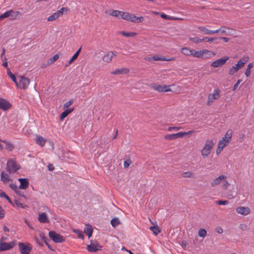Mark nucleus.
Instances as JSON below:
<instances>
[{"mask_svg": "<svg viewBox=\"0 0 254 254\" xmlns=\"http://www.w3.org/2000/svg\"><path fill=\"white\" fill-rule=\"evenodd\" d=\"M214 142L212 139H207L204 146L201 150V154L203 158L207 157L211 153L214 146Z\"/></svg>", "mask_w": 254, "mask_h": 254, "instance_id": "1", "label": "nucleus"}, {"mask_svg": "<svg viewBox=\"0 0 254 254\" xmlns=\"http://www.w3.org/2000/svg\"><path fill=\"white\" fill-rule=\"evenodd\" d=\"M248 59L246 58L241 59L235 65L232 66L229 70L228 73L232 75L236 73L240 68H242L247 62Z\"/></svg>", "mask_w": 254, "mask_h": 254, "instance_id": "2", "label": "nucleus"}, {"mask_svg": "<svg viewBox=\"0 0 254 254\" xmlns=\"http://www.w3.org/2000/svg\"><path fill=\"white\" fill-rule=\"evenodd\" d=\"M18 81H17L15 84L17 87L22 89H25L28 88L30 81L29 79L20 76L18 77Z\"/></svg>", "mask_w": 254, "mask_h": 254, "instance_id": "3", "label": "nucleus"}, {"mask_svg": "<svg viewBox=\"0 0 254 254\" xmlns=\"http://www.w3.org/2000/svg\"><path fill=\"white\" fill-rule=\"evenodd\" d=\"M220 97V90L218 88H215L213 90L212 93H210L208 96V99L207 101V105L208 106L211 105L215 100L219 99Z\"/></svg>", "mask_w": 254, "mask_h": 254, "instance_id": "4", "label": "nucleus"}, {"mask_svg": "<svg viewBox=\"0 0 254 254\" xmlns=\"http://www.w3.org/2000/svg\"><path fill=\"white\" fill-rule=\"evenodd\" d=\"M19 169V166L13 160L10 159L8 160L6 170L9 174H13Z\"/></svg>", "mask_w": 254, "mask_h": 254, "instance_id": "5", "label": "nucleus"}, {"mask_svg": "<svg viewBox=\"0 0 254 254\" xmlns=\"http://www.w3.org/2000/svg\"><path fill=\"white\" fill-rule=\"evenodd\" d=\"M68 9L67 7H62L57 12L54 13L52 15L48 18V21H53L57 19L59 17H61L64 13L67 12Z\"/></svg>", "mask_w": 254, "mask_h": 254, "instance_id": "6", "label": "nucleus"}, {"mask_svg": "<svg viewBox=\"0 0 254 254\" xmlns=\"http://www.w3.org/2000/svg\"><path fill=\"white\" fill-rule=\"evenodd\" d=\"M49 235L50 238L55 243H63L65 241L64 237L54 231L49 232Z\"/></svg>", "mask_w": 254, "mask_h": 254, "instance_id": "7", "label": "nucleus"}, {"mask_svg": "<svg viewBox=\"0 0 254 254\" xmlns=\"http://www.w3.org/2000/svg\"><path fill=\"white\" fill-rule=\"evenodd\" d=\"M18 246L21 254H30V252L32 248L30 244H25L23 243H19Z\"/></svg>", "mask_w": 254, "mask_h": 254, "instance_id": "8", "label": "nucleus"}, {"mask_svg": "<svg viewBox=\"0 0 254 254\" xmlns=\"http://www.w3.org/2000/svg\"><path fill=\"white\" fill-rule=\"evenodd\" d=\"M170 86L163 85L157 84H151L150 87L158 92H168L171 91Z\"/></svg>", "mask_w": 254, "mask_h": 254, "instance_id": "9", "label": "nucleus"}, {"mask_svg": "<svg viewBox=\"0 0 254 254\" xmlns=\"http://www.w3.org/2000/svg\"><path fill=\"white\" fill-rule=\"evenodd\" d=\"M102 247L96 241H92L90 245L87 247V250L92 253H95L100 250Z\"/></svg>", "mask_w": 254, "mask_h": 254, "instance_id": "10", "label": "nucleus"}, {"mask_svg": "<svg viewBox=\"0 0 254 254\" xmlns=\"http://www.w3.org/2000/svg\"><path fill=\"white\" fill-rule=\"evenodd\" d=\"M229 59L228 57H225L224 58L219 59L213 62L211 64V66L213 67H217L224 65L226 61Z\"/></svg>", "mask_w": 254, "mask_h": 254, "instance_id": "11", "label": "nucleus"}, {"mask_svg": "<svg viewBox=\"0 0 254 254\" xmlns=\"http://www.w3.org/2000/svg\"><path fill=\"white\" fill-rule=\"evenodd\" d=\"M236 212L241 215L244 216L248 215L251 213V209L248 207L239 206L236 209Z\"/></svg>", "mask_w": 254, "mask_h": 254, "instance_id": "12", "label": "nucleus"}, {"mask_svg": "<svg viewBox=\"0 0 254 254\" xmlns=\"http://www.w3.org/2000/svg\"><path fill=\"white\" fill-rule=\"evenodd\" d=\"M143 17L142 16L137 17L134 14L128 13L127 20L134 23H139L142 21Z\"/></svg>", "mask_w": 254, "mask_h": 254, "instance_id": "13", "label": "nucleus"}, {"mask_svg": "<svg viewBox=\"0 0 254 254\" xmlns=\"http://www.w3.org/2000/svg\"><path fill=\"white\" fill-rule=\"evenodd\" d=\"M10 103L4 99L0 98V109L6 111L11 107Z\"/></svg>", "mask_w": 254, "mask_h": 254, "instance_id": "14", "label": "nucleus"}, {"mask_svg": "<svg viewBox=\"0 0 254 254\" xmlns=\"http://www.w3.org/2000/svg\"><path fill=\"white\" fill-rule=\"evenodd\" d=\"M229 142L225 141V139H221L219 141L217 148L216 152L217 154H219L223 148L228 144Z\"/></svg>", "mask_w": 254, "mask_h": 254, "instance_id": "15", "label": "nucleus"}, {"mask_svg": "<svg viewBox=\"0 0 254 254\" xmlns=\"http://www.w3.org/2000/svg\"><path fill=\"white\" fill-rule=\"evenodd\" d=\"M116 55L114 52L109 51L103 57L102 60L106 63H109L112 61L113 58Z\"/></svg>", "mask_w": 254, "mask_h": 254, "instance_id": "16", "label": "nucleus"}, {"mask_svg": "<svg viewBox=\"0 0 254 254\" xmlns=\"http://www.w3.org/2000/svg\"><path fill=\"white\" fill-rule=\"evenodd\" d=\"M226 179L225 175H220L218 177L212 180L211 182V187L216 186L223 182V181Z\"/></svg>", "mask_w": 254, "mask_h": 254, "instance_id": "17", "label": "nucleus"}, {"mask_svg": "<svg viewBox=\"0 0 254 254\" xmlns=\"http://www.w3.org/2000/svg\"><path fill=\"white\" fill-rule=\"evenodd\" d=\"M14 246L13 242L10 243H0V251H5L12 248Z\"/></svg>", "mask_w": 254, "mask_h": 254, "instance_id": "18", "label": "nucleus"}, {"mask_svg": "<svg viewBox=\"0 0 254 254\" xmlns=\"http://www.w3.org/2000/svg\"><path fill=\"white\" fill-rule=\"evenodd\" d=\"M20 185L19 187V189L25 190L29 186V181L27 179L19 178L18 180Z\"/></svg>", "mask_w": 254, "mask_h": 254, "instance_id": "19", "label": "nucleus"}, {"mask_svg": "<svg viewBox=\"0 0 254 254\" xmlns=\"http://www.w3.org/2000/svg\"><path fill=\"white\" fill-rule=\"evenodd\" d=\"M200 31L203 32L205 34L210 35L218 33V30H210L203 26L198 27Z\"/></svg>", "mask_w": 254, "mask_h": 254, "instance_id": "20", "label": "nucleus"}, {"mask_svg": "<svg viewBox=\"0 0 254 254\" xmlns=\"http://www.w3.org/2000/svg\"><path fill=\"white\" fill-rule=\"evenodd\" d=\"M38 219L40 222L43 223H48L49 222L47 215L45 212L40 213L38 215Z\"/></svg>", "mask_w": 254, "mask_h": 254, "instance_id": "21", "label": "nucleus"}, {"mask_svg": "<svg viewBox=\"0 0 254 254\" xmlns=\"http://www.w3.org/2000/svg\"><path fill=\"white\" fill-rule=\"evenodd\" d=\"M10 15L9 19L10 20H14L16 19L18 17H19L21 15V13H20V11H14L12 9L10 10Z\"/></svg>", "mask_w": 254, "mask_h": 254, "instance_id": "22", "label": "nucleus"}, {"mask_svg": "<svg viewBox=\"0 0 254 254\" xmlns=\"http://www.w3.org/2000/svg\"><path fill=\"white\" fill-rule=\"evenodd\" d=\"M105 13L108 15H112L120 18L121 11L118 10H110L106 11Z\"/></svg>", "mask_w": 254, "mask_h": 254, "instance_id": "23", "label": "nucleus"}, {"mask_svg": "<svg viewBox=\"0 0 254 254\" xmlns=\"http://www.w3.org/2000/svg\"><path fill=\"white\" fill-rule=\"evenodd\" d=\"M129 72V69L127 68H123L121 69H117L115 71H112L111 73L113 74H127Z\"/></svg>", "mask_w": 254, "mask_h": 254, "instance_id": "24", "label": "nucleus"}, {"mask_svg": "<svg viewBox=\"0 0 254 254\" xmlns=\"http://www.w3.org/2000/svg\"><path fill=\"white\" fill-rule=\"evenodd\" d=\"M232 134H233L232 130L231 129H228L227 131L224 136L222 138V139H225V141H226L229 143V142L231 140V139L232 138Z\"/></svg>", "mask_w": 254, "mask_h": 254, "instance_id": "25", "label": "nucleus"}, {"mask_svg": "<svg viewBox=\"0 0 254 254\" xmlns=\"http://www.w3.org/2000/svg\"><path fill=\"white\" fill-rule=\"evenodd\" d=\"M65 111L63 112L60 115L61 120H63L66 117H67L70 113H71L74 109L73 108L69 109H64Z\"/></svg>", "mask_w": 254, "mask_h": 254, "instance_id": "26", "label": "nucleus"}, {"mask_svg": "<svg viewBox=\"0 0 254 254\" xmlns=\"http://www.w3.org/2000/svg\"><path fill=\"white\" fill-rule=\"evenodd\" d=\"M202 51H206V52H204L202 54V56L201 57L202 59H207L212 56H215V53L211 52L210 51H208L207 50H202Z\"/></svg>", "mask_w": 254, "mask_h": 254, "instance_id": "27", "label": "nucleus"}, {"mask_svg": "<svg viewBox=\"0 0 254 254\" xmlns=\"http://www.w3.org/2000/svg\"><path fill=\"white\" fill-rule=\"evenodd\" d=\"M81 51V48H79L76 52L73 55L71 59L69 61L68 64L65 65V66H67L68 65L70 64L75 60L77 58L80 52Z\"/></svg>", "mask_w": 254, "mask_h": 254, "instance_id": "28", "label": "nucleus"}, {"mask_svg": "<svg viewBox=\"0 0 254 254\" xmlns=\"http://www.w3.org/2000/svg\"><path fill=\"white\" fill-rule=\"evenodd\" d=\"M204 52H206V51H202V50L196 51L194 50H192L191 55L196 58H201V57L202 56V54Z\"/></svg>", "mask_w": 254, "mask_h": 254, "instance_id": "29", "label": "nucleus"}, {"mask_svg": "<svg viewBox=\"0 0 254 254\" xmlns=\"http://www.w3.org/2000/svg\"><path fill=\"white\" fill-rule=\"evenodd\" d=\"M192 132L193 131H189L188 132H179L176 133V138L186 137Z\"/></svg>", "mask_w": 254, "mask_h": 254, "instance_id": "30", "label": "nucleus"}, {"mask_svg": "<svg viewBox=\"0 0 254 254\" xmlns=\"http://www.w3.org/2000/svg\"><path fill=\"white\" fill-rule=\"evenodd\" d=\"M118 33L126 37H133L136 35V33L135 32H126L125 31H120Z\"/></svg>", "mask_w": 254, "mask_h": 254, "instance_id": "31", "label": "nucleus"}, {"mask_svg": "<svg viewBox=\"0 0 254 254\" xmlns=\"http://www.w3.org/2000/svg\"><path fill=\"white\" fill-rule=\"evenodd\" d=\"M36 141L37 144L41 146H43L46 142V140L42 136H38L36 138Z\"/></svg>", "mask_w": 254, "mask_h": 254, "instance_id": "32", "label": "nucleus"}, {"mask_svg": "<svg viewBox=\"0 0 254 254\" xmlns=\"http://www.w3.org/2000/svg\"><path fill=\"white\" fill-rule=\"evenodd\" d=\"M111 224L113 227L116 228L120 224V221L119 218L116 217L111 220Z\"/></svg>", "mask_w": 254, "mask_h": 254, "instance_id": "33", "label": "nucleus"}, {"mask_svg": "<svg viewBox=\"0 0 254 254\" xmlns=\"http://www.w3.org/2000/svg\"><path fill=\"white\" fill-rule=\"evenodd\" d=\"M84 232L86 233V234L88 236V238H89L92 236L93 233L92 227L91 226H87L85 229Z\"/></svg>", "mask_w": 254, "mask_h": 254, "instance_id": "34", "label": "nucleus"}, {"mask_svg": "<svg viewBox=\"0 0 254 254\" xmlns=\"http://www.w3.org/2000/svg\"><path fill=\"white\" fill-rule=\"evenodd\" d=\"M1 180L4 183H6L10 180L8 175L2 172L1 173Z\"/></svg>", "mask_w": 254, "mask_h": 254, "instance_id": "35", "label": "nucleus"}, {"mask_svg": "<svg viewBox=\"0 0 254 254\" xmlns=\"http://www.w3.org/2000/svg\"><path fill=\"white\" fill-rule=\"evenodd\" d=\"M59 58V56L58 54L55 55L52 58L49 59L47 62V64L50 65L53 64Z\"/></svg>", "mask_w": 254, "mask_h": 254, "instance_id": "36", "label": "nucleus"}, {"mask_svg": "<svg viewBox=\"0 0 254 254\" xmlns=\"http://www.w3.org/2000/svg\"><path fill=\"white\" fill-rule=\"evenodd\" d=\"M3 142L5 143V148L7 150L10 151L13 150V149L14 148V146L12 143H11L9 142L6 141H3Z\"/></svg>", "mask_w": 254, "mask_h": 254, "instance_id": "37", "label": "nucleus"}, {"mask_svg": "<svg viewBox=\"0 0 254 254\" xmlns=\"http://www.w3.org/2000/svg\"><path fill=\"white\" fill-rule=\"evenodd\" d=\"M192 50H190L188 48H184L182 49V53L185 55L188 56L192 55Z\"/></svg>", "mask_w": 254, "mask_h": 254, "instance_id": "38", "label": "nucleus"}, {"mask_svg": "<svg viewBox=\"0 0 254 254\" xmlns=\"http://www.w3.org/2000/svg\"><path fill=\"white\" fill-rule=\"evenodd\" d=\"M253 64L252 63H250L248 65L247 68L246 69L245 73V74L247 77L249 76V75H250L251 72V69L253 67Z\"/></svg>", "mask_w": 254, "mask_h": 254, "instance_id": "39", "label": "nucleus"}, {"mask_svg": "<svg viewBox=\"0 0 254 254\" xmlns=\"http://www.w3.org/2000/svg\"><path fill=\"white\" fill-rule=\"evenodd\" d=\"M150 229L155 235H158L160 232V230L158 226H151Z\"/></svg>", "mask_w": 254, "mask_h": 254, "instance_id": "40", "label": "nucleus"}, {"mask_svg": "<svg viewBox=\"0 0 254 254\" xmlns=\"http://www.w3.org/2000/svg\"><path fill=\"white\" fill-rule=\"evenodd\" d=\"M198 233L199 236L200 237H202V238L205 237L207 235L206 231L203 228H200L198 230Z\"/></svg>", "mask_w": 254, "mask_h": 254, "instance_id": "41", "label": "nucleus"}, {"mask_svg": "<svg viewBox=\"0 0 254 254\" xmlns=\"http://www.w3.org/2000/svg\"><path fill=\"white\" fill-rule=\"evenodd\" d=\"M190 41L191 42L194 43H199L204 41V39H200L198 37H190Z\"/></svg>", "mask_w": 254, "mask_h": 254, "instance_id": "42", "label": "nucleus"}, {"mask_svg": "<svg viewBox=\"0 0 254 254\" xmlns=\"http://www.w3.org/2000/svg\"><path fill=\"white\" fill-rule=\"evenodd\" d=\"M153 61H167V60L164 57L159 55H155L152 57Z\"/></svg>", "mask_w": 254, "mask_h": 254, "instance_id": "43", "label": "nucleus"}, {"mask_svg": "<svg viewBox=\"0 0 254 254\" xmlns=\"http://www.w3.org/2000/svg\"><path fill=\"white\" fill-rule=\"evenodd\" d=\"M222 183V188L224 190H227L230 185V184L228 183V182L226 180V179L224 180Z\"/></svg>", "mask_w": 254, "mask_h": 254, "instance_id": "44", "label": "nucleus"}, {"mask_svg": "<svg viewBox=\"0 0 254 254\" xmlns=\"http://www.w3.org/2000/svg\"><path fill=\"white\" fill-rule=\"evenodd\" d=\"M10 10L6 11L3 14L0 15V21L3 18L9 17L10 18Z\"/></svg>", "mask_w": 254, "mask_h": 254, "instance_id": "45", "label": "nucleus"}, {"mask_svg": "<svg viewBox=\"0 0 254 254\" xmlns=\"http://www.w3.org/2000/svg\"><path fill=\"white\" fill-rule=\"evenodd\" d=\"M73 103V99H71L68 102H66L64 104L63 108L64 109H68V108Z\"/></svg>", "mask_w": 254, "mask_h": 254, "instance_id": "46", "label": "nucleus"}, {"mask_svg": "<svg viewBox=\"0 0 254 254\" xmlns=\"http://www.w3.org/2000/svg\"><path fill=\"white\" fill-rule=\"evenodd\" d=\"M7 74L10 77V78L12 79V80L16 84L17 81L16 78L15 77V75L11 73V72L10 71V70H8L7 71Z\"/></svg>", "mask_w": 254, "mask_h": 254, "instance_id": "47", "label": "nucleus"}, {"mask_svg": "<svg viewBox=\"0 0 254 254\" xmlns=\"http://www.w3.org/2000/svg\"><path fill=\"white\" fill-rule=\"evenodd\" d=\"M9 187L13 190L16 193L20 192V190H19V188L17 187V186L15 184H9Z\"/></svg>", "mask_w": 254, "mask_h": 254, "instance_id": "48", "label": "nucleus"}, {"mask_svg": "<svg viewBox=\"0 0 254 254\" xmlns=\"http://www.w3.org/2000/svg\"><path fill=\"white\" fill-rule=\"evenodd\" d=\"M129 13L127 12L121 11V13L120 16V18H122L125 20H127V16Z\"/></svg>", "mask_w": 254, "mask_h": 254, "instance_id": "49", "label": "nucleus"}, {"mask_svg": "<svg viewBox=\"0 0 254 254\" xmlns=\"http://www.w3.org/2000/svg\"><path fill=\"white\" fill-rule=\"evenodd\" d=\"M192 176H193V174L190 171L184 172L182 174V176H183V177H184V178H190Z\"/></svg>", "mask_w": 254, "mask_h": 254, "instance_id": "50", "label": "nucleus"}, {"mask_svg": "<svg viewBox=\"0 0 254 254\" xmlns=\"http://www.w3.org/2000/svg\"><path fill=\"white\" fill-rule=\"evenodd\" d=\"M73 232L74 233H75L78 236V237L79 238H81V239H83L84 238V236L82 233V232L81 231H80L79 230H73Z\"/></svg>", "mask_w": 254, "mask_h": 254, "instance_id": "51", "label": "nucleus"}, {"mask_svg": "<svg viewBox=\"0 0 254 254\" xmlns=\"http://www.w3.org/2000/svg\"><path fill=\"white\" fill-rule=\"evenodd\" d=\"M39 236L41 238V239L43 241H44V242L45 243V244H46V245H47L49 247V244L48 243H47V240H46V238L45 237V235L43 233H42L41 232L39 234Z\"/></svg>", "mask_w": 254, "mask_h": 254, "instance_id": "52", "label": "nucleus"}, {"mask_svg": "<svg viewBox=\"0 0 254 254\" xmlns=\"http://www.w3.org/2000/svg\"><path fill=\"white\" fill-rule=\"evenodd\" d=\"M165 139L169 140H173L175 139V134H168L165 136Z\"/></svg>", "mask_w": 254, "mask_h": 254, "instance_id": "53", "label": "nucleus"}, {"mask_svg": "<svg viewBox=\"0 0 254 254\" xmlns=\"http://www.w3.org/2000/svg\"><path fill=\"white\" fill-rule=\"evenodd\" d=\"M203 39H204V41H206L207 42H213V41H214L215 40H216L217 39V38H215V37L209 38V37H204V38H203Z\"/></svg>", "mask_w": 254, "mask_h": 254, "instance_id": "54", "label": "nucleus"}, {"mask_svg": "<svg viewBox=\"0 0 254 254\" xmlns=\"http://www.w3.org/2000/svg\"><path fill=\"white\" fill-rule=\"evenodd\" d=\"M217 30H218V32H221L223 33H227V35H231L230 32H227V31L225 30V28L224 27H221L219 29H217Z\"/></svg>", "mask_w": 254, "mask_h": 254, "instance_id": "55", "label": "nucleus"}, {"mask_svg": "<svg viewBox=\"0 0 254 254\" xmlns=\"http://www.w3.org/2000/svg\"><path fill=\"white\" fill-rule=\"evenodd\" d=\"M217 204L219 205H227L229 203V201L227 200H218L216 202Z\"/></svg>", "mask_w": 254, "mask_h": 254, "instance_id": "56", "label": "nucleus"}, {"mask_svg": "<svg viewBox=\"0 0 254 254\" xmlns=\"http://www.w3.org/2000/svg\"><path fill=\"white\" fill-rule=\"evenodd\" d=\"M15 203L16 205L17 206L20 207L21 208H24L26 207V206H25L23 205L21 203H20L18 200H15Z\"/></svg>", "mask_w": 254, "mask_h": 254, "instance_id": "57", "label": "nucleus"}, {"mask_svg": "<svg viewBox=\"0 0 254 254\" xmlns=\"http://www.w3.org/2000/svg\"><path fill=\"white\" fill-rule=\"evenodd\" d=\"M131 162L130 160H128L127 161H125L124 163V166L125 168H127L129 166V165L131 164Z\"/></svg>", "mask_w": 254, "mask_h": 254, "instance_id": "58", "label": "nucleus"}, {"mask_svg": "<svg viewBox=\"0 0 254 254\" xmlns=\"http://www.w3.org/2000/svg\"><path fill=\"white\" fill-rule=\"evenodd\" d=\"M239 228L243 231H245L247 229V226L245 224H241L239 225Z\"/></svg>", "mask_w": 254, "mask_h": 254, "instance_id": "59", "label": "nucleus"}, {"mask_svg": "<svg viewBox=\"0 0 254 254\" xmlns=\"http://www.w3.org/2000/svg\"><path fill=\"white\" fill-rule=\"evenodd\" d=\"M4 216V212L3 208L0 206V219Z\"/></svg>", "mask_w": 254, "mask_h": 254, "instance_id": "60", "label": "nucleus"}, {"mask_svg": "<svg viewBox=\"0 0 254 254\" xmlns=\"http://www.w3.org/2000/svg\"><path fill=\"white\" fill-rule=\"evenodd\" d=\"M242 82V80L241 79H239L237 82H236V83L234 85V87H233V90L235 91L236 90L238 86L239 85V84Z\"/></svg>", "mask_w": 254, "mask_h": 254, "instance_id": "61", "label": "nucleus"}, {"mask_svg": "<svg viewBox=\"0 0 254 254\" xmlns=\"http://www.w3.org/2000/svg\"><path fill=\"white\" fill-rule=\"evenodd\" d=\"M144 60L152 62L153 61V59H152V57H151L150 56H146L144 57Z\"/></svg>", "mask_w": 254, "mask_h": 254, "instance_id": "62", "label": "nucleus"}, {"mask_svg": "<svg viewBox=\"0 0 254 254\" xmlns=\"http://www.w3.org/2000/svg\"><path fill=\"white\" fill-rule=\"evenodd\" d=\"M161 17H162L163 18H164V19H174V18L169 17V16L167 15H166L164 13H162L161 15Z\"/></svg>", "mask_w": 254, "mask_h": 254, "instance_id": "63", "label": "nucleus"}, {"mask_svg": "<svg viewBox=\"0 0 254 254\" xmlns=\"http://www.w3.org/2000/svg\"><path fill=\"white\" fill-rule=\"evenodd\" d=\"M48 170L50 171H53L55 168L54 166L51 164H49V165L48 166Z\"/></svg>", "mask_w": 254, "mask_h": 254, "instance_id": "64", "label": "nucleus"}]
</instances>
